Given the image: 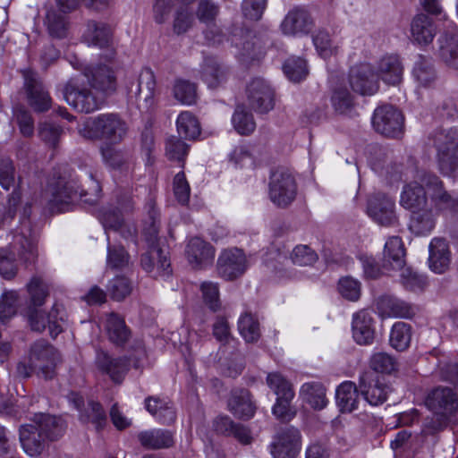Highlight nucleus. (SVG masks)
Listing matches in <instances>:
<instances>
[{
  "mask_svg": "<svg viewBox=\"0 0 458 458\" xmlns=\"http://www.w3.org/2000/svg\"><path fill=\"white\" fill-rule=\"evenodd\" d=\"M367 213L382 226H394L398 224L394 200L384 193H376L369 199Z\"/></svg>",
  "mask_w": 458,
  "mask_h": 458,
  "instance_id": "12",
  "label": "nucleus"
},
{
  "mask_svg": "<svg viewBox=\"0 0 458 458\" xmlns=\"http://www.w3.org/2000/svg\"><path fill=\"white\" fill-rule=\"evenodd\" d=\"M434 145L437 151V164L444 175L458 173V128L437 131Z\"/></svg>",
  "mask_w": 458,
  "mask_h": 458,
  "instance_id": "5",
  "label": "nucleus"
},
{
  "mask_svg": "<svg viewBox=\"0 0 458 458\" xmlns=\"http://www.w3.org/2000/svg\"><path fill=\"white\" fill-rule=\"evenodd\" d=\"M314 28V19L304 5H298L288 12V35L301 37Z\"/></svg>",
  "mask_w": 458,
  "mask_h": 458,
  "instance_id": "31",
  "label": "nucleus"
},
{
  "mask_svg": "<svg viewBox=\"0 0 458 458\" xmlns=\"http://www.w3.org/2000/svg\"><path fill=\"white\" fill-rule=\"evenodd\" d=\"M46 24L52 38L62 39L67 37L68 21L64 15L58 14L56 11L49 10L47 12Z\"/></svg>",
  "mask_w": 458,
  "mask_h": 458,
  "instance_id": "49",
  "label": "nucleus"
},
{
  "mask_svg": "<svg viewBox=\"0 0 458 458\" xmlns=\"http://www.w3.org/2000/svg\"><path fill=\"white\" fill-rule=\"evenodd\" d=\"M95 363L100 371L108 375L115 383L122 382L130 368L127 357L113 358L103 350L97 351Z\"/></svg>",
  "mask_w": 458,
  "mask_h": 458,
  "instance_id": "19",
  "label": "nucleus"
},
{
  "mask_svg": "<svg viewBox=\"0 0 458 458\" xmlns=\"http://www.w3.org/2000/svg\"><path fill=\"white\" fill-rule=\"evenodd\" d=\"M403 65L396 55L383 56L377 65V80L381 79L388 85H397L403 80Z\"/></svg>",
  "mask_w": 458,
  "mask_h": 458,
  "instance_id": "28",
  "label": "nucleus"
},
{
  "mask_svg": "<svg viewBox=\"0 0 458 458\" xmlns=\"http://www.w3.org/2000/svg\"><path fill=\"white\" fill-rule=\"evenodd\" d=\"M89 187L84 189L79 186L78 178L70 175L60 177L56 182L50 185V205L53 211L66 212L78 201L93 205L100 198L101 188L92 175L89 176Z\"/></svg>",
  "mask_w": 458,
  "mask_h": 458,
  "instance_id": "1",
  "label": "nucleus"
},
{
  "mask_svg": "<svg viewBox=\"0 0 458 458\" xmlns=\"http://www.w3.org/2000/svg\"><path fill=\"white\" fill-rule=\"evenodd\" d=\"M87 77L90 86L103 97V99L116 90L117 83L114 72L106 64H100L91 69L87 73Z\"/></svg>",
  "mask_w": 458,
  "mask_h": 458,
  "instance_id": "21",
  "label": "nucleus"
},
{
  "mask_svg": "<svg viewBox=\"0 0 458 458\" xmlns=\"http://www.w3.org/2000/svg\"><path fill=\"white\" fill-rule=\"evenodd\" d=\"M137 437L140 445L146 449L169 448L174 444V434L162 428L141 431Z\"/></svg>",
  "mask_w": 458,
  "mask_h": 458,
  "instance_id": "36",
  "label": "nucleus"
},
{
  "mask_svg": "<svg viewBox=\"0 0 458 458\" xmlns=\"http://www.w3.org/2000/svg\"><path fill=\"white\" fill-rule=\"evenodd\" d=\"M78 131L86 139L118 144L125 138L128 125L119 114L108 113L88 118L79 126Z\"/></svg>",
  "mask_w": 458,
  "mask_h": 458,
  "instance_id": "4",
  "label": "nucleus"
},
{
  "mask_svg": "<svg viewBox=\"0 0 458 458\" xmlns=\"http://www.w3.org/2000/svg\"><path fill=\"white\" fill-rule=\"evenodd\" d=\"M30 361L38 377L52 379L55 375L56 365L60 361V354L47 342L39 340L30 348Z\"/></svg>",
  "mask_w": 458,
  "mask_h": 458,
  "instance_id": "7",
  "label": "nucleus"
},
{
  "mask_svg": "<svg viewBox=\"0 0 458 458\" xmlns=\"http://www.w3.org/2000/svg\"><path fill=\"white\" fill-rule=\"evenodd\" d=\"M179 135L186 140H195L200 134V126L196 116L189 112H182L176 120Z\"/></svg>",
  "mask_w": 458,
  "mask_h": 458,
  "instance_id": "46",
  "label": "nucleus"
},
{
  "mask_svg": "<svg viewBox=\"0 0 458 458\" xmlns=\"http://www.w3.org/2000/svg\"><path fill=\"white\" fill-rule=\"evenodd\" d=\"M189 146L181 139L173 136L166 141L165 154L173 161L183 162L188 154Z\"/></svg>",
  "mask_w": 458,
  "mask_h": 458,
  "instance_id": "63",
  "label": "nucleus"
},
{
  "mask_svg": "<svg viewBox=\"0 0 458 458\" xmlns=\"http://www.w3.org/2000/svg\"><path fill=\"white\" fill-rule=\"evenodd\" d=\"M318 259L316 251L308 245H298L291 253L293 263L298 266H312Z\"/></svg>",
  "mask_w": 458,
  "mask_h": 458,
  "instance_id": "62",
  "label": "nucleus"
},
{
  "mask_svg": "<svg viewBox=\"0 0 458 458\" xmlns=\"http://www.w3.org/2000/svg\"><path fill=\"white\" fill-rule=\"evenodd\" d=\"M64 98L73 109L81 113H91L98 110L104 102L103 97L92 92L90 89L71 80L64 86Z\"/></svg>",
  "mask_w": 458,
  "mask_h": 458,
  "instance_id": "6",
  "label": "nucleus"
},
{
  "mask_svg": "<svg viewBox=\"0 0 458 458\" xmlns=\"http://www.w3.org/2000/svg\"><path fill=\"white\" fill-rule=\"evenodd\" d=\"M411 340V327L405 322H396L392 327L389 342L396 351L406 350Z\"/></svg>",
  "mask_w": 458,
  "mask_h": 458,
  "instance_id": "48",
  "label": "nucleus"
},
{
  "mask_svg": "<svg viewBox=\"0 0 458 458\" xmlns=\"http://www.w3.org/2000/svg\"><path fill=\"white\" fill-rule=\"evenodd\" d=\"M437 33L436 25L425 13H418L411 22V37L414 43L427 46L430 44Z\"/></svg>",
  "mask_w": 458,
  "mask_h": 458,
  "instance_id": "32",
  "label": "nucleus"
},
{
  "mask_svg": "<svg viewBox=\"0 0 458 458\" xmlns=\"http://www.w3.org/2000/svg\"><path fill=\"white\" fill-rule=\"evenodd\" d=\"M313 43L318 55L327 59L337 53V47L335 46L327 31L319 30L313 36Z\"/></svg>",
  "mask_w": 458,
  "mask_h": 458,
  "instance_id": "60",
  "label": "nucleus"
},
{
  "mask_svg": "<svg viewBox=\"0 0 458 458\" xmlns=\"http://www.w3.org/2000/svg\"><path fill=\"white\" fill-rule=\"evenodd\" d=\"M412 76L420 86L430 87L437 80V72L429 58L419 55L412 69Z\"/></svg>",
  "mask_w": 458,
  "mask_h": 458,
  "instance_id": "43",
  "label": "nucleus"
},
{
  "mask_svg": "<svg viewBox=\"0 0 458 458\" xmlns=\"http://www.w3.org/2000/svg\"><path fill=\"white\" fill-rule=\"evenodd\" d=\"M238 330L247 343L257 342L261 335L258 318L249 312L242 314L239 318Z\"/></svg>",
  "mask_w": 458,
  "mask_h": 458,
  "instance_id": "47",
  "label": "nucleus"
},
{
  "mask_svg": "<svg viewBox=\"0 0 458 458\" xmlns=\"http://www.w3.org/2000/svg\"><path fill=\"white\" fill-rule=\"evenodd\" d=\"M105 328L110 342L117 346L124 345L131 338V330L116 313L106 314Z\"/></svg>",
  "mask_w": 458,
  "mask_h": 458,
  "instance_id": "37",
  "label": "nucleus"
},
{
  "mask_svg": "<svg viewBox=\"0 0 458 458\" xmlns=\"http://www.w3.org/2000/svg\"><path fill=\"white\" fill-rule=\"evenodd\" d=\"M406 184L401 193V205L411 211L427 207V196L423 185L420 180Z\"/></svg>",
  "mask_w": 458,
  "mask_h": 458,
  "instance_id": "35",
  "label": "nucleus"
},
{
  "mask_svg": "<svg viewBox=\"0 0 458 458\" xmlns=\"http://www.w3.org/2000/svg\"><path fill=\"white\" fill-rule=\"evenodd\" d=\"M27 290L30 301V307L37 309V307H40L44 304L48 295V288L40 277H32L27 284Z\"/></svg>",
  "mask_w": 458,
  "mask_h": 458,
  "instance_id": "55",
  "label": "nucleus"
},
{
  "mask_svg": "<svg viewBox=\"0 0 458 458\" xmlns=\"http://www.w3.org/2000/svg\"><path fill=\"white\" fill-rule=\"evenodd\" d=\"M216 268L222 278L233 280L247 270L246 256L241 249H225L218 256Z\"/></svg>",
  "mask_w": 458,
  "mask_h": 458,
  "instance_id": "14",
  "label": "nucleus"
},
{
  "mask_svg": "<svg viewBox=\"0 0 458 458\" xmlns=\"http://www.w3.org/2000/svg\"><path fill=\"white\" fill-rule=\"evenodd\" d=\"M232 44L238 49L240 61L249 64L259 60L265 53V40L261 35L249 30H240V34H233Z\"/></svg>",
  "mask_w": 458,
  "mask_h": 458,
  "instance_id": "10",
  "label": "nucleus"
},
{
  "mask_svg": "<svg viewBox=\"0 0 458 458\" xmlns=\"http://www.w3.org/2000/svg\"><path fill=\"white\" fill-rule=\"evenodd\" d=\"M310 74L307 61L300 56H292L288 59V81L300 83L305 81Z\"/></svg>",
  "mask_w": 458,
  "mask_h": 458,
  "instance_id": "56",
  "label": "nucleus"
},
{
  "mask_svg": "<svg viewBox=\"0 0 458 458\" xmlns=\"http://www.w3.org/2000/svg\"><path fill=\"white\" fill-rule=\"evenodd\" d=\"M338 291L345 300L357 301L361 295V284L352 276H344L338 281Z\"/></svg>",
  "mask_w": 458,
  "mask_h": 458,
  "instance_id": "57",
  "label": "nucleus"
},
{
  "mask_svg": "<svg viewBox=\"0 0 458 458\" xmlns=\"http://www.w3.org/2000/svg\"><path fill=\"white\" fill-rule=\"evenodd\" d=\"M24 89L30 106L36 112H46L51 107L52 99L45 89L38 75L30 69L22 71Z\"/></svg>",
  "mask_w": 458,
  "mask_h": 458,
  "instance_id": "15",
  "label": "nucleus"
},
{
  "mask_svg": "<svg viewBox=\"0 0 458 458\" xmlns=\"http://www.w3.org/2000/svg\"><path fill=\"white\" fill-rule=\"evenodd\" d=\"M232 122L234 129L239 134L249 135L252 133L256 128L251 113L245 110L243 106H238L233 114Z\"/></svg>",
  "mask_w": 458,
  "mask_h": 458,
  "instance_id": "50",
  "label": "nucleus"
},
{
  "mask_svg": "<svg viewBox=\"0 0 458 458\" xmlns=\"http://www.w3.org/2000/svg\"><path fill=\"white\" fill-rule=\"evenodd\" d=\"M300 396L303 402L315 410L324 409L328 403L326 388L320 382L313 381L303 384L300 389Z\"/></svg>",
  "mask_w": 458,
  "mask_h": 458,
  "instance_id": "39",
  "label": "nucleus"
},
{
  "mask_svg": "<svg viewBox=\"0 0 458 458\" xmlns=\"http://www.w3.org/2000/svg\"><path fill=\"white\" fill-rule=\"evenodd\" d=\"M377 309L388 317L411 318L418 312V308L392 295H384L377 300Z\"/></svg>",
  "mask_w": 458,
  "mask_h": 458,
  "instance_id": "29",
  "label": "nucleus"
},
{
  "mask_svg": "<svg viewBox=\"0 0 458 458\" xmlns=\"http://www.w3.org/2000/svg\"><path fill=\"white\" fill-rule=\"evenodd\" d=\"M98 218L107 234V241H109L108 232H118L123 222L120 211L112 207H106L99 209Z\"/></svg>",
  "mask_w": 458,
  "mask_h": 458,
  "instance_id": "52",
  "label": "nucleus"
},
{
  "mask_svg": "<svg viewBox=\"0 0 458 458\" xmlns=\"http://www.w3.org/2000/svg\"><path fill=\"white\" fill-rule=\"evenodd\" d=\"M185 252L189 263L197 269L210 266L215 259L214 247L199 237L189 241Z\"/></svg>",
  "mask_w": 458,
  "mask_h": 458,
  "instance_id": "20",
  "label": "nucleus"
},
{
  "mask_svg": "<svg viewBox=\"0 0 458 458\" xmlns=\"http://www.w3.org/2000/svg\"><path fill=\"white\" fill-rule=\"evenodd\" d=\"M331 105L339 114L351 115L354 109L355 102L352 94L343 85H335L332 89Z\"/></svg>",
  "mask_w": 458,
  "mask_h": 458,
  "instance_id": "41",
  "label": "nucleus"
},
{
  "mask_svg": "<svg viewBox=\"0 0 458 458\" xmlns=\"http://www.w3.org/2000/svg\"><path fill=\"white\" fill-rule=\"evenodd\" d=\"M428 251L429 268L436 274L445 273L451 264V252L447 242L443 238H433Z\"/></svg>",
  "mask_w": 458,
  "mask_h": 458,
  "instance_id": "27",
  "label": "nucleus"
},
{
  "mask_svg": "<svg viewBox=\"0 0 458 458\" xmlns=\"http://www.w3.org/2000/svg\"><path fill=\"white\" fill-rule=\"evenodd\" d=\"M202 79L210 89H216L226 80L225 69L215 59L205 60Z\"/></svg>",
  "mask_w": 458,
  "mask_h": 458,
  "instance_id": "45",
  "label": "nucleus"
},
{
  "mask_svg": "<svg viewBox=\"0 0 458 458\" xmlns=\"http://www.w3.org/2000/svg\"><path fill=\"white\" fill-rule=\"evenodd\" d=\"M19 437L23 451L31 457L40 455L48 445L47 439L32 424L21 425Z\"/></svg>",
  "mask_w": 458,
  "mask_h": 458,
  "instance_id": "26",
  "label": "nucleus"
},
{
  "mask_svg": "<svg viewBox=\"0 0 458 458\" xmlns=\"http://www.w3.org/2000/svg\"><path fill=\"white\" fill-rule=\"evenodd\" d=\"M439 54L450 67L458 69V36L445 33L438 38Z\"/></svg>",
  "mask_w": 458,
  "mask_h": 458,
  "instance_id": "44",
  "label": "nucleus"
},
{
  "mask_svg": "<svg viewBox=\"0 0 458 458\" xmlns=\"http://www.w3.org/2000/svg\"><path fill=\"white\" fill-rule=\"evenodd\" d=\"M352 335L360 345L372 344L375 336L374 319L368 310H361L352 316Z\"/></svg>",
  "mask_w": 458,
  "mask_h": 458,
  "instance_id": "24",
  "label": "nucleus"
},
{
  "mask_svg": "<svg viewBox=\"0 0 458 458\" xmlns=\"http://www.w3.org/2000/svg\"><path fill=\"white\" fill-rule=\"evenodd\" d=\"M416 178L431 191V199L438 209L458 212V196L448 193L437 175L426 170H418Z\"/></svg>",
  "mask_w": 458,
  "mask_h": 458,
  "instance_id": "11",
  "label": "nucleus"
},
{
  "mask_svg": "<svg viewBox=\"0 0 458 458\" xmlns=\"http://www.w3.org/2000/svg\"><path fill=\"white\" fill-rule=\"evenodd\" d=\"M16 255L24 263L34 262L38 255L36 240L31 234L30 221L27 217H23L20 232L14 236L11 250L0 249V274L5 279L10 280L16 275Z\"/></svg>",
  "mask_w": 458,
  "mask_h": 458,
  "instance_id": "3",
  "label": "nucleus"
},
{
  "mask_svg": "<svg viewBox=\"0 0 458 458\" xmlns=\"http://www.w3.org/2000/svg\"><path fill=\"white\" fill-rule=\"evenodd\" d=\"M156 86L154 72L149 68H144L137 80L128 84V95L135 99L140 110L148 112L156 104Z\"/></svg>",
  "mask_w": 458,
  "mask_h": 458,
  "instance_id": "8",
  "label": "nucleus"
},
{
  "mask_svg": "<svg viewBox=\"0 0 458 458\" xmlns=\"http://www.w3.org/2000/svg\"><path fill=\"white\" fill-rule=\"evenodd\" d=\"M405 249L398 236L390 237L385 243L383 268L386 271L400 270L405 265Z\"/></svg>",
  "mask_w": 458,
  "mask_h": 458,
  "instance_id": "33",
  "label": "nucleus"
},
{
  "mask_svg": "<svg viewBox=\"0 0 458 458\" xmlns=\"http://www.w3.org/2000/svg\"><path fill=\"white\" fill-rule=\"evenodd\" d=\"M246 94L250 106L258 113H267L275 106V91L262 78L251 80L247 86Z\"/></svg>",
  "mask_w": 458,
  "mask_h": 458,
  "instance_id": "13",
  "label": "nucleus"
},
{
  "mask_svg": "<svg viewBox=\"0 0 458 458\" xmlns=\"http://www.w3.org/2000/svg\"><path fill=\"white\" fill-rule=\"evenodd\" d=\"M31 424L36 425L37 430L47 439L48 442L58 440L64 433V421L48 413H35L30 419Z\"/></svg>",
  "mask_w": 458,
  "mask_h": 458,
  "instance_id": "30",
  "label": "nucleus"
},
{
  "mask_svg": "<svg viewBox=\"0 0 458 458\" xmlns=\"http://www.w3.org/2000/svg\"><path fill=\"white\" fill-rule=\"evenodd\" d=\"M60 313L61 306L57 304L53 306L51 311L47 316L38 310L30 307L28 318L31 329L33 331L42 332L47 326L51 337L55 338L63 331L60 321H63L64 318Z\"/></svg>",
  "mask_w": 458,
  "mask_h": 458,
  "instance_id": "17",
  "label": "nucleus"
},
{
  "mask_svg": "<svg viewBox=\"0 0 458 458\" xmlns=\"http://www.w3.org/2000/svg\"><path fill=\"white\" fill-rule=\"evenodd\" d=\"M360 389L364 399L373 406L386 402L389 387L370 372L363 373L360 377Z\"/></svg>",
  "mask_w": 458,
  "mask_h": 458,
  "instance_id": "23",
  "label": "nucleus"
},
{
  "mask_svg": "<svg viewBox=\"0 0 458 458\" xmlns=\"http://www.w3.org/2000/svg\"><path fill=\"white\" fill-rule=\"evenodd\" d=\"M131 290V281L123 276H115L107 284V292L111 298L118 301L126 298Z\"/></svg>",
  "mask_w": 458,
  "mask_h": 458,
  "instance_id": "59",
  "label": "nucleus"
},
{
  "mask_svg": "<svg viewBox=\"0 0 458 458\" xmlns=\"http://www.w3.org/2000/svg\"><path fill=\"white\" fill-rule=\"evenodd\" d=\"M63 134V129L51 123H43L38 127L39 138L49 147L55 148Z\"/></svg>",
  "mask_w": 458,
  "mask_h": 458,
  "instance_id": "64",
  "label": "nucleus"
},
{
  "mask_svg": "<svg viewBox=\"0 0 458 458\" xmlns=\"http://www.w3.org/2000/svg\"><path fill=\"white\" fill-rule=\"evenodd\" d=\"M174 97L183 105H192L197 99V87L186 80H176L173 89Z\"/></svg>",
  "mask_w": 458,
  "mask_h": 458,
  "instance_id": "51",
  "label": "nucleus"
},
{
  "mask_svg": "<svg viewBox=\"0 0 458 458\" xmlns=\"http://www.w3.org/2000/svg\"><path fill=\"white\" fill-rule=\"evenodd\" d=\"M84 38L89 45L106 48L105 58L106 61H112L114 58L115 51L112 47V31L106 24L89 21L84 32Z\"/></svg>",
  "mask_w": 458,
  "mask_h": 458,
  "instance_id": "18",
  "label": "nucleus"
},
{
  "mask_svg": "<svg viewBox=\"0 0 458 458\" xmlns=\"http://www.w3.org/2000/svg\"><path fill=\"white\" fill-rule=\"evenodd\" d=\"M349 84L354 92L362 96L374 95L379 88L376 73L369 64H361L351 68Z\"/></svg>",
  "mask_w": 458,
  "mask_h": 458,
  "instance_id": "16",
  "label": "nucleus"
},
{
  "mask_svg": "<svg viewBox=\"0 0 458 458\" xmlns=\"http://www.w3.org/2000/svg\"><path fill=\"white\" fill-rule=\"evenodd\" d=\"M228 410L238 419L250 420L256 412V405L249 390L240 388L231 392Z\"/></svg>",
  "mask_w": 458,
  "mask_h": 458,
  "instance_id": "25",
  "label": "nucleus"
},
{
  "mask_svg": "<svg viewBox=\"0 0 458 458\" xmlns=\"http://www.w3.org/2000/svg\"><path fill=\"white\" fill-rule=\"evenodd\" d=\"M285 169L278 168L272 172L269 182V198L271 201L280 208L286 206V179Z\"/></svg>",
  "mask_w": 458,
  "mask_h": 458,
  "instance_id": "42",
  "label": "nucleus"
},
{
  "mask_svg": "<svg viewBox=\"0 0 458 458\" xmlns=\"http://www.w3.org/2000/svg\"><path fill=\"white\" fill-rule=\"evenodd\" d=\"M436 219V214L428 207L411 211L410 230L416 235H427L435 228Z\"/></svg>",
  "mask_w": 458,
  "mask_h": 458,
  "instance_id": "38",
  "label": "nucleus"
},
{
  "mask_svg": "<svg viewBox=\"0 0 458 458\" xmlns=\"http://www.w3.org/2000/svg\"><path fill=\"white\" fill-rule=\"evenodd\" d=\"M425 403L431 411L446 412L454 416L458 411V396L449 387L438 386L433 389L427 396Z\"/></svg>",
  "mask_w": 458,
  "mask_h": 458,
  "instance_id": "22",
  "label": "nucleus"
},
{
  "mask_svg": "<svg viewBox=\"0 0 458 458\" xmlns=\"http://www.w3.org/2000/svg\"><path fill=\"white\" fill-rule=\"evenodd\" d=\"M219 13L218 4L212 0H200L198 4L196 16L200 22L211 25L215 22Z\"/></svg>",
  "mask_w": 458,
  "mask_h": 458,
  "instance_id": "61",
  "label": "nucleus"
},
{
  "mask_svg": "<svg viewBox=\"0 0 458 458\" xmlns=\"http://www.w3.org/2000/svg\"><path fill=\"white\" fill-rule=\"evenodd\" d=\"M372 124L378 133L390 138H399L403 132L404 117L396 107L383 105L375 109Z\"/></svg>",
  "mask_w": 458,
  "mask_h": 458,
  "instance_id": "9",
  "label": "nucleus"
},
{
  "mask_svg": "<svg viewBox=\"0 0 458 458\" xmlns=\"http://www.w3.org/2000/svg\"><path fill=\"white\" fill-rule=\"evenodd\" d=\"M433 414L425 420L423 424L422 433L424 435H435L437 432L444 430L447 425L453 420L455 416L441 412L438 411H432Z\"/></svg>",
  "mask_w": 458,
  "mask_h": 458,
  "instance_id": "54",
  "label": "nucleus"
},
{
  "mask_svg": "<svg viewBox=\"0 0 458 458\" xmlns=\"http://www.w3.org/2000/svg\"><path fill=\"white\" fill-rule=\"evenodd\" d=\"M80 419L82 422H91L96 428H102L106 422V415L102 405L95 401H89L87 408L81 411Z\"/></svg>",
  "mask_w": 458,
  "mask_h": 458,
  "instance_id": "53",
  "label": "nucleus"
},
{
  "mask_svg": "<svg viewBox=\"0 0 458 458\" xmlns=\"http://www.w3.org/2000/svg\"><path fill=\"white\" fill-rule=\"evenodd\" d=\"M146 410L161 424H171L176 419L173 403L158 396H148L145 399Z\"/></svg>",
  "mask_w": 458,
  "mask_h": 458,
  "instance_id": "34",
  "label": "nucleus"
},
{
  "mask_svg": "<svg viewBox=\"0 0 458 458\" xmlns=\"http://www.w3.org/2000/svg\"><path fill=\"white\" fill-rule=\"evenodd\" d=\"M369 367L375 372L390 374L396 369L397 362L386 352H376L369 360Z\"/></svg>",
  "mask_w": 458,
  "mask_h": 458,
  "instance_id": "58",
  "label": "nucleus"
},
{
  "mask_svg": "<svg viewBox=\"0 0 458 458\" xmlns=\"http://www.w3.org/2000/svg\"><path fill=\"white\" fill-rule=\"evenodd\" d=\"M159 215L154 206H150L148 220L145 223L143 235L148 250L141 256L142 268L154 277H168L172 273L167 253L158 247Z\"/></svg>",
  "mask_w": 458,
  "mask_h": 458,
  "instance_id": "2",
  "label": "nucleus"
},
{
  "mask_svg": "<svg viewBox=\"0 0 458 458\" xmlns=\"http://www.w3.org/2000/svg\"><path fill=\"white\" fill-rule=\"evenodd\" d=\"M336 403L342 412H352L358 407L359 393L356 385L352 381H344L335 393Z\"/></svg>",
  "mask_w": 458,
  "mask_h": 458,
  "instance_id": "40",
  "label": "nucleus"
}]
</instances>
